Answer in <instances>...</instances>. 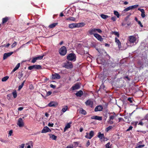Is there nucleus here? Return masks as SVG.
Masks as SVG:
<instances>
[{"instance_id":"f257e3e1","label":"nucleus","mask_w":148,"mask_h":148,"mask_svg":"<svg viewBox=\"0 0 148 148\" xmlns=\"http://www.w3.org/2000/svg\"><path fill=\"white\" fill-rule=\"evenodd\" d=\"M118 114H116L114 112H112V120H113V121H112V124L113 122L116 123L121 121H124L122 118H118Z\"/></svg>"},{"instance_id":"f03ea898","label":"nucleus","mask_w":148,"mask_h":148,"mask_svg":"<svg viewBox=\"0 0 148 148\" xmlns=\"http://www.w3.org/2000/svg\"><path fill=\"white\" fill-rule=\"evenodd\" d=\"M67 58L69 60L75 61L76 60V56L74 53H71L67 56Z\"/></svg>"},{"instance_id":"7ed1b4c3","label":"nucleus","mask_w":148,"mask_h":148,"mask_svg":"<svg viewBox=\"0 0 148 148\" xmlns=\"http://www.w3.org/2000/svg\"><path fill=\"white\" fill-rule=\"evenodd\" d=\"M59 53L62 56H64L67 52V50L65 47L63 46L59 49Z\"/></svg>"},{"instance_id":"20e7f679","label":"nucleus","mask_w":148,"mask_h":148,"mask_svg":"<svg viewBox=\"0 0 148 148\" xmlns=\"http://www.w3.org/2000/svg\"><path fill=\"white\" fill-rule=\"evenodd\" d=\"M94 136V132L91 131L89 133L86 132L85 136V137L88 139H91Z\"/></svg>"},{"instance_id":"39448f33","label":"nucleus","mask_w":148,"mask_h":148,"mask_svg":"<svg viewBox=\"0 0 148 148\" xmlns=\"http://www.w3.org/2000/svg\"><path fill=\"white\" fill-rule=\"evenodd\" d=\"M136 40V38L134 36H130L129 37V43L132 44V46L134 45V43L135 42Z\"/></svg>"},{"instance_id":"423d86ee","label":"nucleus","mask_w":148,"mask_h":148,"mask_svg":"<svg viewBox=\"0 0 148 148\" xmlns=\"http://www.w3.org/2000/svg\"><path fill=\"white\" fill-rule=\"evenodd\" d=\"M41 66L40 65H34L29 66L28 69L29 70H31L33 69H41Z\"/></svg>"},{"instance_id":"0eeeda50","label":"nucleus","mask_w":148,"mask_h":148,"mask_svg":"<svg viewBox=\"0 0 148 148\" xmlns=\"http://www.w3.org/2000/svg\"><path fill=\"white\" fill-rule=\"evenodd\" d=\"M138 6V5H132L126 8H125L124 10V11H127L130 10H132L133 9H134L137 8V7Z\"/></svg>"},{"instance_id":"6e6552de","label":"nucleus","mask_w":148,"mask_h":148,"mask_svg":"<svg viewBox=\"0 0 148 148\" xmlns=\"http://www.w3.org/2000/svg\"><path fill=\"white\" fill-rule=\"evenodd\" d=\"M65 68L66 69H71L72 68L73 66L71 62H68L67 63H64V66Z\"/></svg>"},{"instance_id":"1a4fd4ad","label":"nucleus","mask_w":148,"mask_h":148,"mask_svg":"<svg viewBox=\"0 0 148 148\" xmlns=\"http://www.w3.org/2000/svg\"><path fill=\"white\" fill-rule=\"evenodd\" d=\"M17 124L20 127L24 126V123L22 119L20 118L18 119Z\"/></svg>"},{"instance_id":"9d476101","label":"nucleus","mask_w":148,"mask_h":148,"mask_svg":"<svg viewBox=\"0 0 148 148\" xmlns=\"http://www.w3.org/2000/svg\"><path fill=\"white\" fill-rule=\"evenodd\" d=\"M13 53V52H10L7 53H5L4 54L3 56V59L5 60L8 57L11 55Z\"/></svg>"},{"instance_id":"9b49d317","label":"nucleus","mask_w":148,"mask_h":148,"mask_svg":"<svg viewBox=\"0 0 148 148\" xmlns=\"http://www.w3.org/2000/svg\"><path fill=\"white\" fill-rule=\"evenodd\" d=\"M52 78L53 79H59L60 78V76L59 74L57 73H55L52 75Z\"/></svg>"},{"instance_id":"f8f14e48","label":"nucleus","mask_w":148,"mask_h":148,"mask_svg":"<svg viewBox=\"0 0 148 148\" xmlns=\"http://www.w3.org/2000/svg\"><path fill=\"white\" fill-rule=\"evenodd\" d=\"M85 104L86 105L90 106L92 107V106L93 102L91 100L89 99L85 102Z\"/></svg>"},{"instance_id":"ddd939ff","label":"nucleus","mask_w":148,"mask_h":148,"mask_svg":"<svg viewBox=\"0 0 148 148\" xmlns=\"http://www.w3.org/2000/svg\"><path fill=\"white\" fill-rule=\"evenodd\" d=\"M51 130L49 129V128L47 127L46 126L43 129L42 131V133H45L48 132H50Z\"/></svg>"},{"instance_id":"4468645a","label":"nucleus","mask_w":148,"mask_h":148,"mask_svg":"<svg viewBox=\"0 0 148 148\" xmlns=\"http://www.w3.org/2000/svg\"><path fill=\"white\" fill-rule=\"evenodd\" d=\"M80 87L79 84L78 83H77L73 86L71 88L73 90H75L79 89L80 88Z\"/></svg>"},{"instance_id":"2eb2a0df","label":"nucleus","mask_w":148,"mask_h":148,"mask_svg":"<svg viewBox=\"0 0 148 148\" xmlns=\"http://www.w3.org/2000/svg\"><path fill=\"white\" fill-rule=\"evenodd\" d=\"M57 105V103L56 102L54 101H51L48 104V106L49 107H55Z\"/></svg>"},{"instance_id":"dca6fc26","label":"nucleus","mask_w":148,"mask_h":148,"mask_svg":"<svg viewBox=\"0 0 148 148\" xmlns=\"http://www.w3.org/2000/svg\"><path fill=\"white\" fill-rule=\"evenodd\" d=\"M115 42L118 45L119 48L120 49L121 48V43L119 40L116 37L115 38Z\"/></svg>"},{"instance_id":"f3484780","label":"nucleus","mask_w":148,"mask_h":148,"mask_svg":"<svg viewBox=\"0 0 148 148\" xmlns=\"http://www.w3.org/2000/svg\"><path fill=\"white\" fill-rule=\"evenodd\" d=\"M91 118L92 119H94L99 121H101L102 120V118L101 117L98 116H93L91 117Z\"/></svg>"},{"instance_id":"a211bd4d","label":"nucleus","mask_w":148,"mask_h":148,"mask_svg":"<svg viewBox=\"0 0 148 148\" xmlns=\"http://www.w3.org/2000/svg\"><path fill=\"white\" fill-rule=\"evenodd\" d=\"M138 10L141 12V16L143 18H144L145 16L144 10L143 9H140V8H138Z\"/></svg>"},{"instance_id":"6ab92c4d","label":"nucleus","mask_w":148,"mask_h":148,"mask_svg":"<svg viewBox=\"0 0 148 148\" xmlns=\"http://www.w3.org/2000/svg\"><path fill=\"white\" fill-rule=\"evenodd\" d=\"M103 109V107L101 106H98L96 107L95 111V112L101 111Z\"/></svg>"},{"instance_id":"aec40b11","label":"nucleus","mask_w":148,"mask_h":148,"mask_svg":"<svg viewBox=\"0 0 148 148\" xmlns=\"http://www.w3.org/2000/svg\"><path fill=\"white\" fill-rule=\"evenodd\" d=\"M94 36L100 41H102L103 39L102 37L99 34H94Z\"/></svg>"},{"instance_id":"412c9836","label":"nucleus","mask_w":148,"mask_h":148,"mask_svg":"<svg viewBox=\"0 0 148 148\" xmlns=\"http://www.w3.org/2000/svg\"><path fill=\"white\" fill-rule=\"evenodd\" d=\"M89 32L90 35L94 34H94H95L96 33V29H91L89 31Z\"/></svg>"},{"instance_id":"4be33fe9","label":"nucleus","mask_w":148,"mask_h":148,"mask_svg":"<svg viewBox=\"0 0 148 148\" xmlns=\"http://www.w3.org/2000/svg\"><path fill=\"white\" fill-rule=\"evenodd\" d=\"M69 27L70 28L77 27V23H72L69 24Z\"/></svg>"},{"instance_id":"5701e85b","label":"nucleus","mask_w":148,"mask_h":148,"mask_svg":"<svg viewBox=\"0 0 148 148\" xmlns=\"http://www.w3.org/2000/svg\"><path fill=\"white\" fill-rule=\"evenodd\" d=\"M97 137L100 139H102L103 138H105L104 134H101L100 132H99L98 133Z\"/></svg>"},{"instance_id":"b1692460","label":"nucleus","mask_w":148,"mask_h":148,"mask_svg":"<svg viewBox=\"0 0 148 148\" xmlns=\"http://www.w3.org/2000/svg\"><path fill=\"white\" fill-rule=\"evenodd\" d=\"M82 91L80 90L75 94V95L78 97H81L83 94Z\"/></svg>"},{"instance_id":"393cba45","label":"nucleus","mask_w":148,"mask_h":148,"mask_svg":"<svg viewBox=\"0 0 148 148\" xmlns=\"http://www.w3.org/2000/svg\"><path fill=\"white\" fill-rule=\"evenodd\" d=\"M68 107L66 106H65L62 107V109L61 111L63 112L64 113L68 110Z\"/></svg>"},{"instance_id":"a878e982","label":"nucleus","mask_w":148,"mask_h":148,"mask_svg":"<svg viewBox=\"0 0 148 148\" xmlns=\"http://www.w3.org/2000/svg\"><path fill=\"white\" fill-rule=\"evenodd\" d=\"M20 63H18L16 65L15 67L14 68L13 70L12 71V73H13L14 72L16 71L17 70L18 68L20 66Z\"/></svg>"},{"instance_id":"bb28decb","label":"nucleus","mask_w":148,"mask_h":148,"mask_svg":"<svg viewBox=\"0 0 148 148\" xmlns=\"http://www.w3.org/2000/svg\"><path fill=\"white\" fill-rule=\"evenodd\" d=\"M112 34L114 35L115 36H116V37L119 38V34L118 32L112 31Z\"/></svg>"},{"instance_id":"cd10ccee","label":"nucleus","mask_w":148,"mask_h":148,"mask_svg":"<svg viewBox=\"0 0 148 148\" xmlns=\"http://www.w3.org/2000/svg\"><path fill=\"white\" fill-rule=\"evenodd\" d=\"M18 78L19 79H21L22 77L23 76V71H21L18 73Z\"/></svg>"},{"instance_id":"c85d7f7f","label":"nucleus","mask_w":148,"mask_h":148,"mask_svg":"<svg viewBox=\"0 0 148 148\" xmlns=\"http://www.w3.org/2000/svg\"><path fill=\"white\" fill-rule=\"evenodd\" d=\"M85 25V24L84 23H77V27H82Z\"/></svg>"},{"instance_id":"c756f323","label":"nucleus","mask_w":148,"mask_h":148,"mask_svg":"<svg viewBox=\"0 0 148 148\" xmlns=\"http://www.w3.org/2000/svg\"><path fill=\"white\" fill-rule=\"evenodd\" d=\"M71 127L70 124V123H68L65 127L64 129V131L65 132L68 129L70 128Z\"/></svg>"},{"instance_id":"7c9ffc66","label":"nucleus","mask_w":148,"mask_h":148,"mask_svg":"<svg viewBox=\"0 0 148 148\" xmlns=\"http://www.w3.org/2000/svg\"><path fill=\"white\" fill-rule=\"evenodd\" d=\"M58 23H52L49 26V27L50 28H53L55 27L56 25L58 24Z\"/></svg>"},{"instance_id":"2f4dec72","label":"nucleus","mask_w":148,"mask_h":148,"mask_svg":"<svg viewBox=\"0 0 148 148\" xmlns=\"http://www.w3.org/2000/svg\"><path fill=\"white\" fill-rule=\"evenodd\" d=\"M25 80L21 84L19 85L18 87V90H20L22 88L23 85H24V83L25 82Z\"/></svg>"},{"instance_id":"473e14b6","label":"nucleus","mask_w":148,"mask_h":148,"mask_svg":"<svg viewBox=\"0 0 148 148\" xmlns=\"http://www.w3.org/2000/svg\"><path fill=\"white\" fill-rule=\"evenodd\" d=\"M80 113L83 114H86V111L83 109H81L80 110Z\"/></svg>"},{"instance_id":"72a5a7b5","label":"nucleus","mask_w":148,"mask_h":148,"mask_svg":"<svg viewBox=\"0 0 148 148\" xmlns=\"http://www.w3.org/2000/svg\"><path fill=\"white\" fill-rule=\"evenodd\" d=\"M114 14L116 16L117 18H119L120 16V14L118 12L116 11H114Z\"/></svg>"},{"instance_id":"f704fd0d","label":"nucleus","mask_w":148,"mask_h":148,"mask_svg":"<svg viewBox=\"0 0 148 148\" xmlns=\"http://www.w3.org/2000/svg\"><path fill=\"white\" fill-rule=\"evenodd\" d=\"M8 17H5L3 18L2 19V23H5L8 20Z\"/></svg>"},{"instance_id":"c9c22d12","label":"nucleus","mask_w":148,"mask_h":148,"mask_svg":"<svg viewBox=\"0 0 148 148\" xmlns=\"http://www.w3.org/2000/svg\"><path fill=\"white\" fill-rule=\"evenodd\" d=\"M50 138L54 140H56V139L57 137L53 134H51L50 135Z\"/></svg>"},{"instance_id":"e433bc0d","label":"nucleus","mask_w":148,"mask_h":148,"mask_svg":"<svg viewBox=\"0 0 148 148\" xmlns=\"http://www.w3.org/2000/svg\"><path fill=\"white\" fill-rule=\"evenodd\" d=\"M12 94L14 98L16 97L17 96V92L15 90L12 92Z\"/></svg>"},{"instance_id":"4c0bfd02","label":"nucleus","mask_w":148,"mask_h":148,"mask_svg":"<svg viewBox=\"0 0 148 148\" xmlns=\"http://www.w3.org/2000/svg\"><path fill=\"white\" fill-rule=\"evenodd\" d=\"M8 78L9 77L7 76H5L2 78L1 81L2 82H5L7 80Z\"/></svg>"},{"instance_id":"58836bf2","label":"nucleus","mask_w":148,"mask_h":148,"mask_svg":"<svg viewBox=\"0 0 148 148\" xmlns=\"http://www.w3.org/2000/svg\"><path fill=\"white\" fill-rule=\"evenodd\" d=\"M101 16L102 18L104 19H106L108 17V16L103 14H101Z\"/></svg>"},{"instance_id":"ea45409f","label":"nucleus","mask_w":148,"mask_h":148,"mask_svg":"<svg viewBox=\"0 0 148 148\" xmlns=\"http://www.w3.org/2000/svg\"><path fill=\"white\" fill-rule=\"evenodd\" d=\"M43 55L41 56L37 57H36L35 58L37 60H41L43 58Z\"/></svg>"},{"instance_id":"a19ab883","label":"nucleus","mask_w":148,"mask_h":148,"mask_svg":"<svg viewBox=\"0 0 148 148\" xmlns=\"http://www.w3.org/2000/svg\"><path fill=\"white\" fill-rule=\"evenodd\" d=\"M67 20L74 21L75 20V18L73 17H71L68 18H67Z\"/></svg>"},{"instance_id":"79ce46f5","label":"nucleus","mask_w":148,"mask_h":148,"mask_svg":"<svg viewBox=\"0 0 148 148\" xmlns=\"http://www.w3.org/2000/svg\"><path fill=\"white\" fill-rule=\"evenodd\" d=\"M12 96V95L11 94H8L7 95V99L8 100H10V99Z\"/></svg>"},{"instance_id":"37998d69","label":"nucleus","mask_w":148,"mask_h":148,"mask_svg":"<svg viewBox=\"0 0 148 148\" xmlns=\"http://www.w3.org/2000/svg\"><path fill=\"white\" fill-rule=\"evenodd\" d=\"M16 45H17L16 42L14 41V43L11 45L12 48H13L15 47Z\"/></svg>"},{"instance_id":"c03bdc74","label":"nucleus","mask_w":148,"mask_h":148,"mask_svg":"<svg viewBox=\"0 0 148 148\" xmlns=\"http://www.w3.org/2000/svg\"><path fill=\"white\" fill-rule=\"evenodd\" d=\"M73 143L74 146L75 147H77L79 144V143L78 142H75Z\"/></svg>"},{"instance_id":"a18cd8bd","label":"nucleus","mask_w":148,"mask_h":148,"mask_svg":"<svg viewBox=\"0 0 148 148\" xmlns=\"http://www.w3.org/2000/svg\"><path fill=\"white\" fill-rule=\"evenodd\" d=\"M110 142L107 143L106 145V148H111L110 146Z\"/></svg>"},{"instance_id":"49530a36","label":"nucleus","mask_w":148,"mask_h":148,"mask_svg":"<svg viewBox=\"0 0 148 148\" xmlns=\"http://www.w3.org/2000/svg\"><path fill=\"white\" fill-rule=\"evenodd\" d=\"M36 59L35 57L33 58L32 61H31V62L33 63H34L36 62Z\"/></svg>"},{"instance_id":"de8ad7c7","label":"nucleus","mask_w":148,"mask_h":148,"mask_svg":"<svg viewBox=\"0 0 148 148\" xmlns=\"http://www.w3.org/2000/svg\"><path fill=\"white\" fill-rule=\"evenodd\" d=\"M25 145V144H22L21 145H19L18 148H24Z\"/></svg>"},{"instance_id":"09e8293b","label":"nucleus","mask_w":148,"mask_h":148,"mask_svg":"<svg viewBox=\"0 0 148 148\" xmlns=\"http://www.w3.org/2000/svg\"><path fill=\"white\" fill-rule=\"evenodd\" d=\"M110 129H111V126H109L108 127L106 128V131L107 132H108Z\"/></svg>"},{"instance_id":"8fccbe9b","label":"nucleus","mask_w":148,"mask_h":148,"mask_svg":"<svg viewBox=\"0 0 148 148\" xmlns=\"http://www.w3.org/2000/svg\"><path fill=\"white\" fill-rule=\"evenodd\" d=\"M145 146V145H139L137 147H136V148H141L142 147H143Z\"/></svg>"},{"instance_id":"3c124183","label":"nucleus","mask_w":148,"mask_h":148,"mask_svg":"<svg viewBox=\"0 0 148 148\" xmlns=\"http://www.w3.org/2000/svg\"><path fill=\"white\" fill-rule=\"evenodd\" d=\"M90 145V143L89 140H88L87 141L86 143V146L87 147H88Z\"/></svg>"},{"instance_id":"603ef678","label":"nucleus","mask_w":148,"mask_h":148,"mask_svg":"<svg viewBox=\"0 0 148 148\" xmlns=\"http://www.w3.org/2000/svg\"><path fill=\"white\" fill-rule=\"evenodd\" d=\"M96 32H98L99 33H101L102 32L101 30L100 29H96Z\"/></svg>"},{"instance_id":"864d4df0","label":"nucleus","mask_w":148,"mask_h":148,"mask_svg":"<svg viewBox=\"0 0 148 148\" xmlns=\"http://www.w3.org/2000/svg\"><path fill=\"white\" fill-rule=\"evenodd\" d=\"M132 128H133V127L132 126H130L129 127V128L126 131H128L131 130H132Z\"/></svg>"},{"instance_id":"5fc2aeb1","label":"nucleus","mask_w":148,"mask_h":148,"mask_svg":"<svg viewBox=\"0 0 148 148\" xmlns=\"http://www.w3.org/2000/svg\"><path fill=\"white\" fill-rule=\"evenodd\" d=\"M138 24L140 25V26L141 27H143V25H142L141 22L140 21H138Z\"/></svg>"},{"instance_id":"6e6d98bb","label":"nucleus","mask_w":148,"mask_h":148,"mask_svg":"<svg viewBox=\"0 0 148 148\" xmlns=\"http://www.w3.org/2000/svg\"><path fill=\"white\" fill-rule=\"evenodd\" d=\"M53 125L54 124L53 123H49L48 124V126L49 127H53Z\"/></svg>"},{"instance_id":"4d7b16f0","label":"nucleus","mask_w":148,"mask_h":148,"mask_svg":"<svg viewBox=\"0 0 148 148\" xmlns=\"http://www.w3.org/2000/svg\"><path fill=\"white\" fill-rule=\"evenodd\" d=\"M124 118L125 119H128L130 118V116H126L125 115H124Z\"/></svg>"},{"instance_id":"13d9d810","label":"nucleus","mask_w":148,"mask_h":148,"mask_svg":"<svg viewBox=\"0 0 148 148\" xmlns=\"http://www.w3.org/2000/svg\"><path fill=\"white\" fill-rule=\"evenodd\" d=\"M13 133L12 131V130H10L9 131V136H11L12 135Z\"/></svg>"},{"instance_id":"bf43d9fd","label":"nucleus","mask_w":148,"mask_h":148,"mask_svg":"<svg viewBox=\"0 0 148 148\" xmlns=\"http://www.w3.org/2000/svg\"><path fill=\"white\" fill-rule=\"evenodd\" d=\"M127 100H128V101H129L130 102V103H132V99L130 97L128 98L127 99Z\"/></svg>"},{"instance_id":"052dcab7","label":"nucleus","mask_w":148,"mask_h":148,"mask_svg":"<svg viewBox=\"0 0 148 148\" xmlns=\"http://www.w3.org/2000/svg\"><path fill=\"white\" fill-rule=\"evenodd\" d=\"M112 20L114 21H115L116 20V18L114 16L112 17Z\"/></svg>"},{"instance_id":"680f3d73","label":"nucleus","mask_w":148,"mask_h":148,"mask_svg":"<svg viewBox=\"0 0 148 148\" xmlns=\"http://www.w3.org/2000/svg\"><path fill=\"white\" fill-rule=\"evenodd\" d=\"M50 86L51 88H56V86L53 85L52 84H51L50 85Z\"/></svg>"},{"instance_id":"e2e57ef3","label":"nucleus","mask_w":148,"mask_h":148,"mask_svg":"<svg viewBox=\"0 0 148 148\" xmlns=\"http://www.w3.org/2000/svg\"><path fill=\"white\" fill-rule=\"evenodd\" d=\"M138 124L139 125H140L142 126V125H143V122L142 121H140L138 123Z\"/></svg>"},{"instance_id":"0e129e2a","label":"nucleus","mask_w":148,"mask_h":148,"mask_svg":"<svg viewBox=\"0 0 148 148\" xmlns=\"http://www.w3.org/2000/svg\"><path fill=\"white\" fill-rule=\"evenodd\" d=\"M51 94V91H48L47 93V96H49Z\"/></svg>"},{"instance_id":"69168bd1","label":"nucleus","mask_w":148,"mask_h":148,"mask_svg":"<svg viewBox=\"0 0 148 148\" xmlns=\"http://www.w3.org/2000/svg\"><path fill=\"white\" fill-rule=\"evenodd\" d=\"M23 107H19V108H18V110H19V111H21L23 109Z\"/></svg>"},{"instance_id":"338daca9","label":"nucleus","mask_w":148,"mask_h":148,"mask_svg":"<svg viewBox=\"0 0 148 148\" xmlns=\"http://www.w3.org/2000/svg\"><path fill=\"white\" fill-rule=\"evenodd\" d=\"M10 45V44L9 43H8L6 45H3V47H8Z\"/></svg>"},{"instance_id":"774afa93","label":"nucleus","mask_w":148,"mask_h":148,"mask_svg":"<svg viewBox=\"0 0 148 148\" xmlns=\"http://www.w3.org/2000/svg\"><path fill=\"white\" fill-rule=\"evenodd\" d=\"M66 148H73V145L67 146Z\"/></svg>"}]
</instances>
